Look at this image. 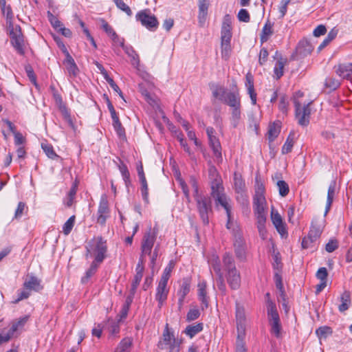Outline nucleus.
<instances>
[{
	"label": "nucleus",
	"mask_w": 352,
	"mask_h": 352,
	"mask_svg": "<svg viewBox=\"0 0 352 352\" xmlns=\"http://www.w3.org/2000/svg\"><path fill=\"white\" fill-rule=\"evenodd\" d=\"M85 257L93 256L96 262L102 263L107 257V241L102 236H94L85 247Z\"/></svg>",
	"instance_id": "1"
},
{
	"label": "nucleus",
	"mask_w": 352,
	"mask_h": 352,
	"mask_svg": "<svg viewBox=\"0 0 352 352\" xmlns=\"http://www.w3.org/2000/svg\"><path fill=\"white\" fill-rule=\"evenodd\" d=\"M222 260L228 284L232 289H239L241 282V274L236 267L232 255L229 252H226Z\"/></svg>",
	"instance_id": "2"
},
{
	"label": "nucleus",
	"mask_w": 352,
	"mask_h": 352,
	"mask_svg": "<svg viewBox=\"0 0 352 352\" xmlns=\"http://www.w3.org/2000/svg\"><path fill=\"white\" fill-rule=\"evenodd\" d=\"M304 96V93L298 91H296L293 98L292 100L295 107V116L298 120V123L302 126H307L309 124V118L311 115V109L309 107L311 102L304 104L301 105V102L299 101V98Z\"/></svg>",
	"instance_id": "3"
},
{
	"label": "nucleus",
	"mask_w": 352,
	"mask_h": 352,
	"mask_svg": "<svg viewBox=\"0 0 352 352\" xmlns=\"http://www.w3.org/2000/svg\"><path fill=\"white\" fill-rule=\"evenodd\" d=\"M194 198L196 201L197 209L201 219L204 224H208L210 214H212L211 197L202 194L200 195H196Z\"/></svg>",
	"instance_id": "4"
},
{
	"label": "nucleus",
	"mask_w": 352,
	"mask_h": 352,
	"mask_svg": "<svg viewBox=\"0 0 352 352\" xmlns=\"http://www.w3.org/2000/svg\"><path fill=\"white\" fill-rule=\"evenodd\" d=\"M159 228L156 224L153 228L149 227L144 233L141 242L142 256L151 255L152 249L155 243Z\"/></svg>",
	"instance_id": "5"
},
{
	"label": "nucleus",
	"mask_w": 352,
	"mask_h": 352,
	"mask_svg": "<svg viewBox=\"0 0 352 352\" xmlns=\"http://www.w3.org/2000/svg\"><path fill=\"white\" fill-rule=\"evenodd\" d=\"M163 340L158 344V346L162 349L168 350V352H179L180 342L175 339L173 333L168 329V324H166L163 332Z\"/></svg>",
	"instance_id": "6"
},
{
	"label": "nucleus",
	"mask_w": 352,
	"mask_h": 352,
	"mask_svg": "<svg viewBox=\"0 0 352 352\" xmlns=\"http://www.w3.org/2000/svg\"><path fill=\"white\" fill-rule=\"evenodd\" d=\"M267 203L264 195L255 194L253 198L254 213L258 221H266Z\"/></svg>",
	"instance_id": "7"
},
{
	"label": "nucleus",
	"mask_w": 352,
	"mask_h": 352,
	"mask_svg": "<svg viewBox=\"0 0 352 352\" xmlns=\"http://www.w3.org/2000/svg\"><path fill=\"white\" fill-rule=\"evenodd\" d=\"M136 20L151 31H155L158 27L159 23L157 18L151 14L148 9L141 10L136 14Z\"/></svg>",
	"instance_id": "8"
},
{
	"label": "nucleus",
	"mask_w": 352,
	"mask_h": 352,
	"mask_svg": "<svg viewBox=\"0 0 352 352\" xmlns=\"http://www.w3.org/2000/svg\"><path fill=\"white\" fill-rule=\"evenodd\" d=\"M9 30L12 46L19 54L23 55L25 54L24 38L21 27L19 25L12 26Z\"/></svg>",
	"instance_id": "9"
},
{
	"label": "nucleus",
	"mask_w": 352,
	"mask_h": 352,
	"mask_svg": "<svg viewBox=\"0 0 352 352\" xmlns=\"http://www.w3.org/2000/svg\"><path fill=\"white\" fill-rule=\"evenodd\" d=\"M210 175H212L214 178L211 182V196L213 198L224 195L222 180L219 176L217 169L214 166L209 168Z\"/></svg>",
	"instance_id": "10"
},
{
	"label": "nucleus",
	"mask_w": 352,
	"mask_h": 352,
	"mask_svg": "<svg viewBox=\"0 0 352 352\" xmlns=\"http://www.w3.org/2000/svg\"><path fill=\"white\" fill-rule=\"evenodd\" d=\"M110 214L109 202L105 195L101 196L97 212V223L104 226Z\"/></svg>",
	"instance_id": "11"
},
{
	"label": "nucleus",
	"mask_w": 352,
	"mask_h": 352,
	"mask_svg": "<svg viewBox=\"0 0 352 352\" xmlns=\"http://www.w3.org/2000/svg\"><path fill=\"white\" fill-rule=\"evenodd\" d=\"M236 328L239 333L238 339L241 334H243L245 327V314L244 307L241 305L238 302H236Z\"/></svg>",
	"instance_id": "12"
},
{
	"label": "nucleus",
	"mask_w": 352,
	"mask_h": 352,
	"mask_svg": "<svg viewBox=\"0 0 352 352\" xmlns=\"http://www.w3.org/2000/svg\"><path fill=\"white\" fill-rule=\"evenodd\" d=\"M214 199L217 206L220 205L225 209L228 217L226 227L230 229L232 221L230 199L225 194Z\"/></svg>",
	"instance_id": "13"
},
{
	"label": "nucleus",
	"mask_w": 352,
	"mask_h": 352,
	"mask_svg": "<svg viewBox=\"0 0 352 352\" xmlns=\"http://www.w3.org/2000/svg\"><path fill=\"white\" fill-rule=\"evenodd\" d=\"M234 247L236 256L240 260L245 258V246L242 235L237 232L234 235Z\"/></svg>",
	"instance_id": "14"
},
{
	"label": "nucleus",
	"mask_w": 352,
	"mask_h": 352,
	"mask_svg": "<svg viewBox=\"0 0 352 352\" xmlns=\"http://www.w3.org/2000/svg\"><path fill=\"white\" fill-rule=\"evenodd\" d=\"M64 47V53L65 54L66 58L64 60V64L66 65V69L68 72L69 76L70 78H74L77 76L78 73V68L72 58V56L69 54L65 47Z\"/></svg>",
	"instance_id": "15"
},
{
	"label": "nucleus",
	"mask_w": 352,
	"mask_h": 352,
	"mask_svg": "<svg viewBox=\"0 0 352 352\" xmlns=\"http://www.w3.org/2000/svg\"><path fill=\"white\" fill-rule=\"evenodd\" d=\"M272 221L275 226L277 232L282 236H284L287 234L285 225L283 221L281 216L277 211H274V208L272 209L271 212Z\"/></svg>",
	"instance_id": "16"
},
{
	"label": "nucleus",
	"mask_w": 352,
	"mask_h": 352,
	"mask_svg": "<svg viewBox=\"0 0 352 352\" xmlns=\"http://www.w3.org/2000/svg\"><path fill=\"white\" fill-rule=\"evenodd\" d=\"M168 294V289L167 285L158 283L156 288L155 299L158 302V307L161 308L167 299Z\"/></svg>",
	"instance_id": "17"
},
{
	"label": "nucleus",
	"mask_w": 352,
	"mask_h": 352,
	"mask_svg": "<svg viewBox=\"0 0 352 352\" xmlns=\"http://www.w3.org/2000/svg\"><path fill=\"white\" fill-rule=\"evenodd\" d=\"M190 289V283L188 279H184L182 283L180 285V288L177 292V295L179 296L178 299V305L179 309H181L184 299L186 295L189 293Z\"/></svg>",
	"instance_id": "18"
},
{
	"label": "nucleus",
	"mask_w": 352,
	"mask_h": 352,
	"mask_svg": "<svg viewBox=\"0 0 352 352\" xmlns=\"http://www.w3.org/2000/svg\"><path fill=\"white\" fill-rule=\"evenodd\" d=\"M223 102L228 105L230 108L241 106V96L239 91L228 92Z\"/></svg>",
	"instance_id": "19"
},
{
	"label": "nucleus",
	"mask_w": 352,
	"mask_h": 352,
	"mask_svg": "<svg viewBox=\"0 0 352 352\" xmlns=\"http://www.w3.org/2000/svg\"><path fill=\"white\" fill-rule=\"evenodd\" d=\"M198 6H199V14H198L199 23L200 24L201 26H204L206 23V16L208 14L209 0H199Z\"/></svg>",
	"instance_id": "20"
},
{
	"label": "nucleus",
	"mask_w": 352,
	"mask_h": 352,
	"mask_svg": "<svg viewBox=\"0 0 352 352\" xmlns=\"http://www.w3.org/2000/svg\"><path fill=\"white\" fill-rule=\"evenodd\" d=\"M198 298L201 302V309H204L208 307V297L206 292V283L200 282L198 284Z\"/></svg>",
	"instance_id": "21"
},
{
	"label": "nucleus",
	"mask_w": 352,
	"mask_h": 352,
	"mask_svg": "<svg viewBox=\"0 0 352 352\" xmlns=\"http://www.w3.org/2000/svg\"><path fill=\"white\" fill-rule=\"evenodd\" d=\"M336 73L342 78L349 79L352 75V63L339 64L335 67Z\"/></svg>",
	"instance_id": "22"
},
{
	"label": "nucleus",
	"mask_w": 352,
	"mask_h": 352,
	"mask_svg": "<svg viewBox=\"0 0 352 352\" xmlns=\"http://www.w3.org/2000/svg\"><path fill=\"white\" fill-rule=\"evenodd\" d=\"M207 258L210 269H212L215 274L222 272L220 258L214 252L210 253Z\"/></svg>",
	"instance_id": "23"
},
{
	"label": "nucleus",
	"mask_w": 352,
	"mask_h": 352,
	"mask_svg": "<svg viewBox=\"0 0 352 352\" xmlns=\"http://www.w3.org/2000/svg\"><path fill=\"white\" fill-rule=\"evenodd\" d=\"M25 289L38 292L43 289L41 285V280L36 276H30L23 283Z\"/></svg>",
	"instance_id": "24"
},
{
	"label": "nucleus",
	"mask_w": 352,
	"mask_h": 352,
	"mask_svg": "<svg viewBox=\"0 0 352 352\" xmlns=\"http://www.w3.org/2000/svg\"><path fill=\"white\" fill-rule=\"evenodd\" d=\"M209 144L211 147L214 155L217 158L222 160L221 146L219 140L215 135L208 138Z\"/></svg>",
	"instance_id": "25"
},
{
	"label": "nucleus",
	"mask_w": 352,
	"mask_h": 352,
	"mask_svg": "<svg viewBox=\"0 0 352 352\" xmlns=\"http://www.w3.org/2000/svg\"><path fill=\"white\" fill-rule=\"evenodd\" d=\"M336 182L335 180H332L331 182L330 183V185L328 188L324 215H327V214L329 212V211L331 208V204L333 201L335 192H336Z\"/></svg>",
	"instance_id": "26"
},
{
	"label": "nucleus",
	"mask_w": 352,
	"mask_h": 352,
	"mask_svg": "<svg viewBox=\"0 0 352 352\" xmlns=\"http://www.w3.org/2000/svg\"><path fill=\"white\" fill-rule=\"evenodd\" d=\"M0 8L2 14L6 18V23L8 26V28H11V27L14 26L12 23L14 14L12 12L11 6L10 5H6V3H4L0 5Z\"/></svg>",
	"instance_id": "27"
},
{
	"label": "nucleus",
	"mask_w": 352,
	"mask_h": 352,
	"mask_svg": "<svg viewBox=\"0 0 352 352\" xmlns=\"http://www.w3.org/2000/svg\"><path fill=\"white\" fill-rule=\"evenodd\" d=\"M101 263H102L100 262H96V261L94 260L91 262L90 267L85 272V276L82 277L81 283L83 284L87 283L89 279L96 273Z\"/></svg>",
	"instance_id": "28"
},
{
	"label": "nucleus",
	"mask_w": 352,
	"mask_h": 352,
	"mask_svg": "<svg viewBox=\"0 0 352 352\" xmlns=\"http://www.w3.org/2000/svg\"><path fill=\"white\" fill-rule=\"evenodd\" d=\"M210 89L212 90V96L223 102L228 93L227 89L223 86L214 84L210 86Z\"/></svg>",
	"instance_id": "29"
},
{
	"label": "nucleus",
	"mask_w": 352,
	"mask_h": 352,
	"mask_svg": "<svg viewBox=\"0 0 352 352\" xmlns=\"http://www.w3.org/2000/svg\"><path fill=\"white\" fill-rule=\"evenodd\" d=\"M314 50V47L307 40H302L299 42L297 50L298 53L304 56L310 54Z\"/></svg>",
	"instance_id": "30"
},
{
	"label": "nucleus",
	"mask_w": 352,
	"mask_h": 352,
	"mask_svg": "<svg viewBox=\"0 0 352 352\" xmlns=\"http://www.w3.org/2000/svg\"><path fill=\"white\" fill-rule=\"evenodd\" d=\"M273 25L274 23H271L269 20L264 25L261 34V41L262 43L266 42L270 36L273 34Z\"/></svg>",
	"instance_id": "31"
},
{
	"label": "nucleus",
	"mask_w": 352,
	"mask_h": 352,
	"mask_svg": "<svg viewBox=\"0 0 352 352\" xmlns=\"http://www.w3.org/2000/svg\"><path fill=\"white\" fill-rule=\"evenodd\" d=\"M340 299L342 303L339 305L338 309L340 312H344L349 308L351 305L350 292L344 291L340 296Z\"/></svg>",
	"instance_id": "32"
},
{
	"label": "nucleus",
	"mask_w": 352,
	"mask_h": 352,
	"mask_svg": "<svg viewBox=\"0 0 352 352\" xmlns=\"http://www.w3.org/2000/svg\"><path fill=\"white\" fill-rule=\"evenodd\" d=\"M118 167L122 175L126 187H129L131 184V179L130 173L126 165L122 161L120 160V164L118 165Z\"/></svg>",
	"instance_id": "33"
},
{
	"label": "nucleus",
	"mask_w": 352,
	"mask_h": 352,
	"mask_svg": "<svg viewBox=\"0 0 352 352\" xmlns=\"http://www.w3.org/2000/svg\"><path fill=\"white\" fill-rule=\"evenodd\" d=\"M294 138L295 133L294 131H291L282 147L281 152L283 154H287L292 151L294 144Z\"/></svg>",
	"instance_id": "34"
},
{
	"label": "nucleus",
	"mask_w": 352,
	"mask_h": 352,
	"mask_svg": "<svg viewBox=\"0 0 352 352\" xmlns=\"http://www.w3.org/2000/svg\"><path fill=\"white\" fill-rule=\"evenodd\" d=\"M132 339L130 338H125L121 340L115 352H129L132 346Z\"/></svg>",
	"instance_id": "35"
},
{
	"label": "nucleus",
	"mask_w": 352,
	"mask_h": 352,
	"mask_svg": "<svg viewBox=\"0 0 352 352\" xmlns=\"http://www.w3.org/2000/svg\"><path fill=\"white\" fill-rule=\"evenodd\" d=\"M203 330V324L202 323H197L194 324H190L186 327L184 333L189 336L190 338H193L198 333L201 332Z\"/></svg>",
	"instance_id": "36"
},
{
	"label": "nucleus",
	"mask_w": 352,
	"mask_h": 352,
	"mask_svg": "<svg viewBox=\"0 0 352 352\" xmlns=\"http://www.w3.org/2000/svg\"><path fill=\"white\" fill-rule=\"evenodd\" d=\"M234 185L236 193L244 192L245 188V182L240 174L234 173Z\"/></svg>",
	"instance_id": "37"
},
{
	"label": "nucleus",
	"mask_w": 352,
	"mask_h": 352,
	"mask_svg": "<svg viewBox=\"0 0 352 352\" xmlns=\"http://www.w3.org/2000/svg\"><path fill=\"white\" fill-rule=\"evenodd\" d=\"M280 126L278 123L274 122L269 126L268 139L270 142H273L279 135Z\"/></svg>",
	"instance_id": "38"
},
{
	"label": "nucleus",
	"mask_w": 352,
	"mask_h": 352,
	"mask_svg": "<svg viewBox=\"0 0 352 352\" xmlns=\"http://www.w3.org/2000/svg\"><path fill=\"white\" fill-rule=\"evenodd\" d=\"M338 30L335 28H333L327 34V37L324 39V41L320 43V45L318 47V51H321L323 48H324L331 41H332L337 36Z\"/></svg>",
	"instance_id": "39"
},
{
	"label": "nucleus",
	"mask_w": 352,
	"mask_h": 352,
	"mask_svg": "<svg viewBox=\"0 0 352 352\" xmlns=\"http://www.w3.org/2000/svg\"><path fill=\"white\" fill-rule=\"evenodd\" d=\"M124 52L131 58V64L133 65H138L139 64L138 55L133 48L130 45H124L122 47Z\"/></svg>",
	"instance_id": "40"
},
{
	"label": "nucleus",
	"mask_w": 352,
	"mask_h": 352,
	"mask_svg": "<svg viewBox=\"0 0 352 352\" xmlns=\"http://www.w3.org/2000/svg\"><path fill=\"white\" fill-rule=\"evenodd\" d=\"M29 320V316H24L20 318L18 320L12 322L10 331L13 334L19 329H22Z\"/></svg>",
	"instance_id": "41"
},
{
	"label": "nucleus",
	"mask_w": 352,
	"mask_h": 352,
	"mask_svg": "<svg viewBox=\"0 0 352 352\" xmlns=\"http://www.w3.org/2000/svg\"><path fill=\"white\" fill-rule=\"evenodd\" d=\"M241 106H238L236 107H232V116H231V122L234 127H236L241 119Z\"/></svg>",
	"instance_id": "42"
},
{
	"label": "nucleus",
	"mask_w": 352,
	"mask_h": 352,
	"mask_svg": "<svg viewBox=\"0 0 352 352\" xmlns=\"http://www.w3.org/2000/svg\"><path fill=\"white\" fill-rule=\"evenodd\" d=\"M217 275V284L219 290L221 292L222 294L226 295L227 293V288L223 277V274L222 272H219L216 274Z\"/></svg>",
	"instance_id": "43"
},
{
	"label": "nucleus",
	"mask_w": 352,
	"mask_h": 352,
	"mask_svg": "<svg viewBox=\"0 0 352 352\" xmlns=\"http://www.w3.org/2000/svg\"><path fill=\"white\" fill-rule=\"evenodd\" d=\"M74 223L75 216L73 215L68 219V220L64 223L63 226V232L64 233V234L68 235L71 232L74 226Z\"/></svg>",
	"instance_id": "44"
},
{
	"label": "nucleus",
	"mask_w": 352,
	"mask_h": 352,
	"mask_svg": "<svg viewBox=\"0 0 352 352\" xmlns=\"http://www.w3.org/2000/svg\"><path fill=\"white\" fill-rule=\"evenodd\" d=\"M276 184L278 188L279 195L282 197L287 195L289 191L288 184L283 180L278 181Z\"/></svg>",
	"instance_id": "45"
},
{
	"label": "nucleus",
	"mask_w": 352,
	"mask_h": 352,
	"mask_svg": "<svg viewBox=\"0 0 352 352\" xmlns=\"http://www.w3.org/2000/svg\"><path fill=\"white\" fill-rule=\"evenodd\" d=\"M116 6L124 12L128 16H131L132 15V11L129 6H128L123 0H113Z\"/></svg>",
	"instance_id": "46"
},
{
	"label": "nucleus",
	"mask_w": 352,
	"mask_h": 352,
	"mask_svg": "<svg viewBox=\"0 0 352 352\" xmlns=\"http://www.w3.org/2000/svg\"><path fill=\"white\" fill-rule=\"evenodd\" d=\"M222 58L228 59L231 52V45L230 42H221Z\"/></svg>",
	"instance_id": "47"
},
{
	"label": "nucleus",
	"mask_w": 352,
	"mask_h": 352,
	"mask_svg": "<svg viewBox=\"0 0 352 352\" xmlns=\"http://www.w3.org/2000/svg\"><path fill=\"white\" fill-rule=\"evenodd\" d=\"M47 18L49 21L50 22L52 26L56 30H58L62 25V23L53 15L50 11L47 12Z\"/></svg>",
	"instance_id": "48"
},
{
	"label": "nucleus",
	"mask_w": 352,
	"mask_h": 352,
	"mask_svg": "<svg viewBox=\"0 0 352 352\" xmlns=\"http://www.w3.org/2000/svg\"><path fill=\"white\" fill-rule=\"evenodd\" d=\"M102 23V28L103 30L107 34V35L111 37V38L113 36L116 37V32L114 31L113 28L109 25V23L104 19H101Z\"/></svg>",
	"instance_id": "49"
},
{
	"label": "nucleus",
	"mask_w": 352,
	"mask_h": 352,
	"mask_svg": "<svg viewBox=\"0 0 352 352\" xmlns=\"http://www.w3.org/2000/svg\"><path fill=\"white\" fill-rule=\"evenodd\" d=\"M113 126L120 138H125V130L123 128L120 120L113 121Z\"/></svg>",
	"instance_id": "50"
},
{
	"label": "nucleus",
	"mask_w": 352,
	"mask_h": 352,
	"mask_svg": "<svg viewBox=\"0 0 352 352\" xmlns=\"http://www.w3.org/2000/svg\"><path fill=\"white\" fill-rule=\"evenodd\" d=\"M340 85V82L333 78H327L325 80V86L331 90H336Z\"/></svg>",
	"instance_id": "51"
},
{
	"label": "nucleus",
	"mask_w": 352,
	"mask_h": 352,
	"mask_svg": "<svg viewBox=\"0 0 352 352\" xmlns=\"http://www.w3.org/2000/svg\"><path fill=\"white\" fill-rule=\"evenodd\" d=\"M200 316V311L197 308L190 309L186 315V320L188 322L197 320Z\"/></svg>",
	"instance_id": "52"
},
{
	"label": "nucleus",
	"mask_w": 352,
	"mask_h": 352,
	"mask_svg": "<svg viewBox=\"0 0 352 352\" xmlns=\"http://www.w3.org/2000/svg\"><path fill=\"white\" fill-rule=\"evenodd\" d=\"M283 68L284 63L282 61V60H278L274 68V72L277 79H279L283 75Z\"/></svg>",
	"instance_id": "53"
},
{
	"label": "nucleus",
	"mask_w": 352,
	"mask_h": 352,
	"mask_svg": "<svg viewBox=\"0 0 352 352\" xmlns=\"http://www.w3.org/2000/svg\"><path fill=\"white\" fill-rule=\"evenodd\" d=\"M237 18L239 21L248 23L250 21V16L246 9H241L237 14Z\"/></svg>",
	"instance_id": "54"
},
{
	"label": "nucleus",
	"mask_w": 352,
	"mask_h": 352,
	"mask_svg": "<svg viewBox=\"0 0 352 352\" xmlns=\"http://www.w3.org/2000/svg\"><path fill=\"white\" fill-rule=\"evenodd\" d=\"M232 36V29H221V42H230Z\"/></svg>",
	"instance_id": "55"
},
{
	"label": "nucleus",
	"mask_w": 352,
	"mask_h": 352,
	"mask_svg": "<svg viewBox=\"0 0 352 352\" xmlns=\"http://www.w3.org/2000/svg\"><path fill=\"white\" fill-rule=\"evenodd\" d=\"M321 230L319 228L312 226L308 233V236L315 242L320 236Z\"/></svg>",
	"instance_id": "56"
},
{
	"label": "nucleus",
	"mask_w": 352,
	"mask_h": 352,
	"mask_svg": "<svg viewBox=\"0 0 352 352\" xmlns=\"http://www.w3.org/2000/svg\"><path fill=\"white\" fill-rule=\"evenodd\" d=\"M239 195L236 197L237 201L242 205L243 208L249 209V200L248 196L244 192L238 193Z\"/></svg>",
	"instance_id": "57"
},
{
	"label": "nucleus",
	"mask_w": 352,
	"mask_h": 352,
	"mask_svg": "<svg viewBox=\"0 0 352 352\" xmlns=\"http://www.w3.org/2000/svg\"><path fill=\"white\" fill-rule=\"evenodd\" d=\"M292 0H281L280 5L279 6L280 19H283L287 11V6Z\"/></svg>",
	"instance_id": "58"
},
{
	"label": "nucleus",
	"mask_w": 352,
	"mask_h": 352,
	"mask_svg": "<svg viewBox=\"0 0 352 352\" xmlns=\"http://www.w3.org/2000/svg\"><path fill=\"white\" fill-rule=\"evenodd\" d=\"M105 80H107V82L109 84V85L111 86V87L116 91L117 92L119 96L122 98L124 99V96H123V94L121 91V89L119 88V87L116 85V83L114 82V80L111 78L109 77V76L105 78Z\"/></svg>",
	"instance_id": "59"
},
{
	"label": "nucleus",
	"mask_w": 352,
	"mask_h": 352,
	"mask_svg": "<svg viewBox=\"0 0 352 352\" xmlns=\"http://www.w3.org/2000/svg\"><path fill=\"white\" fill-rule=\"evenodd\" d=\"M289 104L287 97L285 95L282 96L280 99L278 108L284 113L287 111V107Z\"/></svg>",
	"instance_id": "60"
},
{
	"label": "nucleus",
	"mask_w": 352,
	"mask_h": 352,
	"mask_svg": "<svg viewBox=\"0 0 352 352\" xmlns=\"http://www.w3.org/2000/svg\"><path fill=\"white\" fill-rule=\"evenodd\" d=\"M42 148L45 154L51 159H54L58 155L54 151L52 146L49 144H42Z\"/></svg>",
	"instance_id": "61"
},
{
	"label": "nucleus",
	"mask_w": 352,
	"mask_h": 352,
	"mask_svg": "<svg viewBox=\"0 0 352 352\" xmlns=\"http://www.w3.org/2000/svg\"><path fill=\"white\" fill-rule=\"evenodd\" d=\"M271 325V332L274 333L276 337H279L280 333V321L270 322Z\"/></svg>",
	"instance_id": "62"
},
{
	"label": "nucleus",
	"mask_w": 352,
	"mask_h": 352,
	"mask_svg": "<svg viewBox=\"0 0 352 352\" xmlns=\"http://www.w3.org/2000/svg\"><path fill=\"white\" fill-rule=\"evenodd\" d=\"M328 276L327 270L326 267H320L316 272V277L320 281H327Z\"/></svg>",
	"instance_id": "63"
},
{
	"label": "nucleus",
	"mask_w": 352,
	"mask_h": 352,
	"mask_svg": "<svg viewBox=\"0 0 352 352\" xmlns=\"http://www.w3.org/2000/svg\"><path fill=\"white\" fill-rule=\"evenodd\" d=\"M177 138L179 140L180 145L183 147L184 150L188 153V154H190V151L188 145L186 142L184 135L182 132H179L177 135Z\"/></svg>",
	"instance_id": "64"
}]
</instances>
